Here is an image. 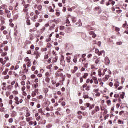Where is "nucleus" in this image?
Instances as JSON below:
<instances>
[{"instance_id":"f257e3e1","label":"nucleus","mask_w":128,"mask_h":128,"mask_svg":"<svg viewBox=\"0 0 128 128\" xmlns=\"http://www.w3.org/2000/svg\"><path fill=\"white\" fill-rule=\"evenodd\" d=\"M14 100H15V104H17L18 106L20 105V104H22L24 102V100L22 99L20 100L18 98V97H15L14 98Z\"/></svg>"},{"instance_id":"f03ea898","label":"nucleus","mask_w":128,"mask_h":128,"mask_svg":"<svg viewBox=\"0 0 128 128\" xmlns=\"http://www.w3.org/2000/svg\"><path fill=\"white\" fill-rule=\"evenodd\" d=\"M60 64L64 68L66 67V60H64V56L61 57Z\"/></svg>"},{"instance_id":"7ed1b4c3","label":"nucleus","mask_w":128,"mask_h":128,"mask_svg":"<svg viewBox=\"0 0 128 128\" xmlns=\"http://www.w3.org/2000/svg\"><path fill=\"white\" fill-rule=\"evenodd\" d=\"M105 64H106V66H110V61L108 57H106L105 58Z\"/></svg>"},{"instance_id":"20e7f679","label":"nucleus","mask_w":128,"mask_h":128,"mask_svg":"<svg viewBox=\"0 0 128 128\" xmlns=\"http://www.w3.org/2000/svg\"><path fill=\"white\" fill-rule=\"evenodd\" d=\"M34 56H35L36 60L40 57V54L38 52H34Z\"/></svg>"},{"instance_id":"39448f33","label":"nucleus","mask_w":128,"mask_h":128,"mask_svg":"<svg viewBox=\"0 0 128 128\" xmlns=\"http://www.w3.org/2000/svg\"><path fill=\"white\" fill-rule=\"evenodd\" d=\"M0 62L2 64V66H4L6 64V60H4V58H0Z\"/></svg>"},{"instance_id":"423d86ee","label":"nucleus","mask_w":128,"mask_h":128,"mask_svg":"<svg viewBox=\"0 0 128 128\" xmlns=\"http://www.w3.org/2000/svg\"><path fill=\"white\" fill-rule=\"evenodd\" d=\"M89 34H90V36H92V37L93 38H96V34H94V32H89Z\"/></svg>"},{"instance_id":"0eeeda50","label":"nucleus","mask_w":128,"mask_h":128,"mask_svg":"<svg viewBox=\"0 0 128 128\" xmlns=\"http://www.w3.org/2000/svg\"><path fill=\"white\" fill-rule=\"evenodd\" d=\"M98 56H106V52L104 50L101 51L99 52V54H98Z\"/></svg>"},{"instance_id":"6e6552de","label":"nucleus","mask_w":128,"mask_h":128,"mask_svg":"<svg viewBox=\"0 0 128 128\" xmlns=\"http://www.w3.org/2000/svg\"><path fill=\"white\" fill-rule=\"evenodd\" d=\"M93 80H94L95 84H98V78L96 77H93Z\"/></svg>"},{"instance_id":"1a4fd4ad","label":"nucleus","mask_w":128,"mask_h":128,"mask_svg":"<svg viewBox=\"0 0 128 128\" xmlns=\"http://www.w3.org/2000/svg\"><path fill=\"white\" fill-rule=\"evenodd\" d=\"M36 90H36L34 92H32V98H36Z\"/></svg>"},{"instance_id":"9d476101","label":"nucleus","mask_w":128,"mask_h":128,"mask_svg":"<svg viewBox=\"0 0 128 128\" xmlns=\"http://www.w3.org/2000/svg\"><path fill=\"white\" fill-rule=\"evenodd\" d=\"M23 68L24 70V72H28V69H26V64H24L23 66Z\"/></svg>"},{"instance_id":"9b49d317","label":"nucleus","mask_w":128,"mask_h":128,"mask_svg":"<svg viewBox=\"0 0 128 128\" xmlns=\"http://www.w3.org/2000/svg\"><path fill=\"white\" fill-rule=\"evenodd\" d=\"M95 64H100V58H98L96 60H95Z\"/></svg>"},{"instance_id":"f8f14e48","label":"nucleus","mask_w":128,"mask_h":128,"mask_svg":"<svg viewBox=\"0 0 128 128\" xmlns=\"http://www.w3.org/2000/svg\"><path fill=\"white\" fill-rule=\"evenodd\" d=\"M66 62L68 64H70V60H72V57L68 56L66 58Z\"/></svg>"},{"instance_id":"ddd939ff","label":"nucleus","mask_w":128,"mask_h":128,"mask_svg":"<svg viewBox=\"0 0 128 128\" xmlns=\"http://www.w3.org/2000/svg\"><path fill=\"white\" fill-rule=\"evenodd\" d=\"M120 82L116 81V82L114 84V86L116 88H118V86H120Z\"/></svg>"},{"instance_id":"4468645a","label":"nucleus","mask_w":128,"mask_h":128,"mask_svg":"<svg viewBox=\"0 0 128 128\" xmlns=\"http://www.w3.org/2000/svg\"><path fill=\"white\" fill-rule=\"evenodd\" d=\"M34 120V118H32V117H30V118H28L26 119V120L28 122H32V120Z\"/></svg>"},{"instance_id":"2eb2a0df","label":"nucleus","mask_w":128,"mask_h":128,"mask_svg":"<svg viewBox=\"0 0 128 128\" xmlns=\"http://www.w3.org/2000/svg\"><path fill=\"white\" fill-rule=\"evenodd\" d=\"M88 76V74L84 73L82 78H83L84 80H86V78Z\"/></svg>"},{"instance_id":"dca6fc26","label":"nucleus","mask_w":128,"mask_h":128,"mask_svg":"<svg viewBox=\"0 0 128 128\" xmlns=\"http://www.w3.org/2000/svg\"><path fill=\"white\" fill-rule=\"evenodd\" d=\"M56 28V24H53L50 28V30H54V28Z\"/></svg>"},{"instance_id":"f3484780","label":"nucleus","mask_w":128,"mask_h":128,"mask_svg":"<svg viewBox=\"0 0 128 128\" xmlns=\"http://www.w3.org/2000/svg\"><path fill=\"white\" fill-rule=\"evenodd\" d=\"M71 18L72 20V22H74V24L76 23V17L72 16L71 17Z\"/></svg>"},{"instance_id":"a211bd4d","label":"nucleus","mask_w":128,"mask_h":128,"mask_svg":"<svg viewBox=\"0 0 128 128\" xmlns=\"http://www.w3.org/2000/svg\"><path fill=\"white\" fill-rule=\"evenodd\" d=\"M94 110L98 112H100V108L98 106H96L95 107Z\"/></svg>"},{"instance_id":"6ab92c4d","label":"nucleus","mask_w":128,"mask_h":128,"mask_svg":"<svg viewBox=\"0 0 128 128\" xmlns=\"http://www.w3.org/2000/svg\"><path fill=\"white\" fill-rule=\"evenodd\" d=\"M38 84H34L32 86L34 88H38Z\"/></svg>"},{"instance_id":"aec40b11","label":"nucleus","mask_w":128,"mask_h":128,"mask_svg":"<svg viewBox=\"0 0 128 128\" xmlns=\"http://www.w3.org/2000/svg\"><path fill=\"white\" fill-rule=\"evenodd\" d=\"M58 57L56 56L54 59L53 62H58Z\"/></svg>"},{"instance_id":"412c9836","label":"nucleus","mask_w":128,"mask_h":128,"mask_svg":"<svg viewBox=\"0 0 128 128\" xmlns=\"http://www.w3.org/2000/svg\"><path fill=\"white\" fill-rule=\"evenodd\" d=\"M8 70H10L8 68L6 69L5 72H3V74H4V76H6L8 74Z\"/></svg>"},{"instance_id":"4be33fe9","label":"nucleus","mask_w":128,"mask_h":128,"mask_svg":"<svg viewBox=\"0 0 128 128\" xmlns=\"http://www.w3.org/2000/svg\"><path fill=\"white\" fill-rule=\"evenodd\" d=\"M124 96H126V93L124 92H123L122 93V94L120 95V98L122 100H124Z\"/></svg>"},{"instance_id":"5701e85b","label":"nucleus","mask_w":128,"mask_h":128,"mask_svg":"<svg viewBox=\"0 0 128 128\" xmlns=\"http://www.w3.org/2000/svg\"><path fill=\"white\" fill-rule=\"evenodd\" d=\"M8 6L6 5V4H3L2 5V8L3 10H8Z\"/></svg>"},{"instance_id":"b1692460","label":"nucleus","mask_w":128,"mask_h":128,"mask_svg":"<svg viewBox=\"0 0 128 128\" xmlns=\"http://www.w3.org/2000/svg\"><path fill=\"white\" fill-rule=\"evenodd\" d=\"M98 72L99 76H102V70H98Z\"/></svg>"},{"instance_id":"393cba45","label":"nucleus","mask_w":128,"mask_h":128,"mask_svg":"<svg viewBox=\"0 0 128 128\" xmlns=\"http://www.w3.org/2000/svg\"><path fill=\"white\" fill-rule=\"evenodd\" d=\"M12 116L13 117V118H14V116H16V112L14 111L12 112Z\"/></svg>"},{"instance_id":"a878e982","label":"nucleus","mask_w":128,"mask_h":128,"mask_svg":"<svg viewBox=\"0 0 128 128\" xmlns=\"http://www.w3.org/2000/svg\"><path fill=\"white\" fill-rule=\"evenodd\" d=\"M108 72V68L104 69L103 71V72L102 73V76H105L106 75V72Z\"/></svg>"},{"instance_id":"bb28decb","label":"nucleus","mask_w":128,"mask_h":128,"mask_svg":"<svg viewBox=\"0 0 128 128\" xmlns=\"http://www.w3.org/2000/svg\"><path fill=\"white\" fill-rule=\"evenodd\" d=\"M94 106H96L95 104H92L91 106H90L89 107L90 110H92V108H94Z\"/></svg>"},{"instance_id":"cd10ccee","label":"nucleus","mask_w":128,"mask_h":128,"mask_svg":"<svg viewBox=\"0 0 128 128\" xmlns=\"http://www.w3.org/2000/svg\"><path fill=\"white\" fill-rule=\"evenodd\" d=\"M38 112H39V114H44L43 109L42 108L39 109L38 110Z\"/></svg>"},{"instance_id":"c85d7f7f","label":"nucleus","mask_w":128,"mask_h":128,"mask_svg":"<svg viewBox=\"0 0 128 128\" xmlns=\"http://www.w3.org/2000/svg\"><path fill=\"white\" fill-rule=\"evenodd\" d=\"M26 24H27V25H28V26H30V24H30V20H26Z\"/></svg>"},{"instance_id":"c756f323","label":"nucleus","mask_w":128,"mask_h":128,"mask_svg":"<svg viewBox=\"0 0 128 128\" xmlns=\"http://www.w3.org/2000/svg\"><path fill=\"white\" fill-rule=\"evenodd\" d=\"M41 52H48V48H42L41 49Z\"/></svg>"},{"instance_id":"7c9ffc66","label":"nucleus","mask_w":128,"mask_h":128,"mask_svg":"<svg viewBox=\"0 0 128 128\" xmlns=\"http://www.w3.org/2000/svg\"><path fill=\"white\" fill-rule=\"evenodd\" d=\"M109 2H111V4L112 6H114V4H116V2L112 1V0H109Z\"/></svg>"},{"instance_id":"2f4dec72","label":"nucleus","mask_w":128,"mask_h":128,"mask_svg":"<svg viewBox=\"0 0 128 128\" xmlns=\"http://www.w3.org/2000/svg\"><path fill=\"white\" fill-rule=\"evenodd\" d=\"M109 79H110V76L106 75L105 76V80H108Z\"/></svg>"},{"instance_id":"473e14b6","label":"nucleus","mask_w":128,"mask_h":128,"mask_svg":"<svg viewBox=\"0 0 128 128\" xmlns=\"http://www.w3.org/2000/svg\"><path fill=\"white\" fill-rule=\"evenodd\" d=\"M32 62H29L27 63V66H28V68H30V66H32L31 65Z\"/></svg>"},{"instance_id":"72a5a7b5","label":"nucleus","mask_w":128,"mask_h":128,"mask_svg":"<svg viewBox=\"0 0 128 128\" xmlns=\"http://www.w3.org/2000/svg\"><path fill=\"white\" fill-rule=\"evenodd\" d=\"M117 46H122V42H116Z\"/></svg>"},{"instance_id":"f704fd0d","label":"nucleus","mask_w":128,"mask_h":128,"mask_svg":"<svg viewBox=\"0 0 128 128\" xmlns=\"http://www.w3.org/2000/svg\"><path fill=\"white\" fill-rule=\"evenodd\" d=\"M85 106L86 107V108H90V103H88V104H85Z\"/></svg>"},{"instance_id":"c9c22d12","label":"nucleus","mask_w":128,"mask_h":128,"mask_svg":"<svg viewBox=\"0 0 128 128\" xmlns=\"http://www.w3.org/2000/svg\"><path fill=\"white\" fill-rule=\"evenodd\" d=\"M50 40H52V38H50V37L46 39V42H50Z\"/></svg>"},{"instance_id":"e433bc0d","label":"nucleus","mask_w":128,"mask_h":128,"mask_svg":"<svg viewBox=\"0 0 128 128\" xmlns=\"http://www.w3.org/2000/svg\"><path fill=\"white\" fill-rule=\"evenodd\" d=\"M7 18H12V14L8 13V14H7Z\"/></svg>"},{"instance_id":"4c0bfd02","label":"nucleus","mask_w":128,"mask_h":128,"mask_svg":"<svg viewBox=\"0 0 128 128\" xmlns=\"http://www.w3.org/2000/svg\"><path fill=\"white\" fill-rule=\"evenodd\" d=\"M80 84H82L84 82V78L82 77H80Z\"/></svg>"},{"instance_id":"58836bf2","label":"nucleus","mask_w":128,"mask_h":128,"mask_svg":"<svg viewBox=\"0 0 128 128\" xmlns=\"http://www.w3.org/2000/svg\"><path fill=\"white\" fill-rule=\"evenodd\" d=\"M96 110H93L92 111V116H94V114H96Z\"/></svg>"},{"instance_id":"ea45409f","label":"nucleus","mask_w":128,"mask_h":128,"mask_svg":"<svg viewBox=\"0 0 128 128\" xmlns=\"http://www.w3.org/2000/svg\"><path fill=\"white\" fill-rule=\"evenodd\" d=\"M18 82H16V84H15V86H14V88H16V90L18 88Z\"/></svg>"},{"instance_id":"a19ab883","label":"nucleus","mask_w":128,"mask_h":128,"mask_svg":"<svg viewBox=\"0 0 128 128\" xmlns=\"http://www.w3.org/2000/svg\"><path fill=\"white\" fill-rule=\"evenodd\" d=\"M65 28L64 26H60V30H64Z\"/></svg>"},{"instance_id":"79ce46f5","label":"nucleus","mask_w":128,"mask_h":128,"mask_svg":"<svg viewBox=\"0 0 128 128\" xmlns=\"http://www.w3.org/2000/svg\"><path fill=\"white\" fill-rule=\"evenodd\" d=\"M8 54V53L6 52H3L2 54V56H6Z\"/></svg>"},{"instance_id":"37998d69","label":"nucleus","mask_w":128,"mask_h":128,"mask_svg":"<svg viewBox=\"0 0 128 128\" xmlns=\"http://www.w3.org/2000/svg\"><path fill=\"white\" fill-rule=\"evenodd\" d=\"M114 98H120V94H116L114 95Z\"/></svg>"},{"instance_id":"c03bdc74","label":"nucleus","mask_w":128,"mask_h":128,"mask_svg":"<svg viewBox=\"0 0 128 128\" xmlns=\"http://www.w3.org/2000/svg\"><path fill=\"white\" fill-rule=\"evenodd\" d=\"M95 52L98 55L100 54V50L98 49H96Z\"/></svg>"},{"instance_id":"a18cd8bd","label":"nucleus","mask_w":128,"mask_h":128,"mask_svg":"<svg viewBox=\"0 0 128 128\" xmlns=\"http://www.w3.org/2000/svg\"><path fill=\"white\" fill-rule=\"evenodd\" d=\"M52 65H50L47 66L48 70H52Z\"/></svg>"},{"instance_id":"49530a36","label":"nucleus","mask_w":128,"mask_h":128,"mask_svg":"<svg viewBox=\"0 0 128 128\" xmlns=\"http://www.w3.org/2000/svg\"><path fill=\"white\" fill-rule=\"evenodd\" d=\"M46 110L47 112H52V109L50 108L47 107L46 108Z\"/></svg>"},{"instance_id":"de8ad7c7","label":"nucleus","mask_w":128,"mask_h":128,"mask_svg":"<svg viewBox=\"0 0 128 128\" xmlns=\"http://www.w3.org/2000/svg\"><path fill=\"white\" fill-rule=\"evenodd\" d=\"M10 124H12L14 122V119L12 118H10L8 120Z\"/></svg>"},{"instance_id":"09e8293b","label":"nucleus","mask_w":128,"mask_h":128,"mask_svg":"<svg viewBox=\"0 0 128 128\" xmlns=\"http://www.w3.org/2000/svg\"><path fill=\"white\" fill-rule=\"evenodd\" d=\"M26 118H29V116H30V114L29 112H28L26 116Z\"/></svg>"},{"instance_id":"8fccbe9b","label":"nucleus","mask_w":128,"mask_h":128,"mask_svg":"<svg viewBox=\"0 0 128 128\" xmlns=\"http://www.w3.org/2000/svg\"><path fill=\"white\" fill-rule=\"evenodd\" d=\"M25 62H30V58H28V57L26 58L25 59Z\"/></svg>"},{"instance_id":"3c124183","label":"nucleus","mask_w":128,"mask_h":128,"mask_svg":"<svg viewBox=\"0 0 128 128\" xmlns=\"http://www.w3.org/2000/svg\"><path fill=\"white\" fill-rule=\"evenodd\" d=\"M0 14L1 16H4V10H0Z\"/></svg>"},{"instance_id":"603ef678","label":"nucleus","mask_w":128,"mask_h":128,"mask_svg":"<svg viewBox=\"0 0 128 128\" xmlns=\"http://www.w3.org/2000/svg\"><path fill=\"white\" fill-rule=\"evenodd\" d=\"M46 76H47V78H50V74L48 72H46Z\"/></svg>"},{"instance_id":"864d4df0","label":"nucleus","mask_w":128,"mask_h":128,"mask_svg":"<svg viewBox=\"0 0 128 128\" xmlns=\"http://www.w3.org/2000/svg\"><path fill=\"white\" fill-rule=\"evenodd\" d=\"M46 82L48 83L50 81V79L48 78H46Z\"/></svg>"},{"instance_id":"5fc2aeb1","label":"nucleus","mask_w":128,"mask_h":128,"mask_svg":"<svg viewBox=\"0 0 128 128\" xmlns=\"http://www.w3.org/2000/svg\"><path fill=\"white\" fill-rule=\"evenodd\" d=\"M35 104L36 103H34V102H31L30 103V106H34V104Z\"/></svg>"},{"instance_id":"6e6d98bb","label":"nucleus","mask_w":128,"mask_h":128,"mask_svg":"<svg viewBox=\"0 0 128 128\" xmlns=\"http://www.w3.org/2000/svg\"><path fill=\"white\" fill-rule=\"evenodd\" d=\"M21 84H22V86H26V82H24V81L22 82Z\"/></svg>"},{"instance_id":"4d7b16f0","label":"nucleus","mask_w":128,"mask_h":128,"mask_svg":"<svg viewBox=\"0 0 128 128\" xmlns=\"http://www.w3.org/2000/svg\"><path fill=\"white\" fill-rule=\"evenodd\" d=\"M118 124H124V122H122V121L120 120H119L118 121Z\"/></svg>"},{"instance_id":"13d9d810","label":"nucleus","mask_w":128,"mask_h":128,"mask_svg":"<svg viewBox=\"0 0 128 128\" xmlns=\"http://www.w3.org/2000/svg\"><path fill=\"white\" fill-rule=\"evenodd\" d=\"M47 46L48 48H50L52 46V44H50V43H48Z\"/></svg>"},{"instance_id":"bf43d9fd","label":"nucleus","mask_w":128,"mask_h":128,"mask_svg":"<svg viewBox=\"0 0 128 128\" xmlns=\"http://www.w3.org/2000/svg\"><path fill=\"white\" fill-rule=\"evenodd\" d=\"M20 68V66H18V65L16 66V68H14V70H18Z\"/></svg>"},{"instance_id":"052dcab7","label":"nucleus","mask_w":128,"mask_h":128,"mask_svg":"<svg viewBox=\"0 0 128 128\" xmlns=\"http://www.w3.org/2000/svg\"><path fill=\"white\" fill-rule=\"evenodd\" d=\"M40 26V23H36L35 24L36 28H38Z\"/></svg>"},{"instance_id":"680f3d73","label":"nucleus","mask_w":128,"mask_h":128,"mask_svg":"<svg viewBox=\"0 0 128 128\" xmlns=\"http://www.w3.org/2000/svg\"><path fill=\"white\" fill-rule=\"evenodd\" d=\"M5 12H6V14H8L10 13V11L8 10H6H6H5Z\"/></svg>"},{"instance_id":"e2e57ef3","label":"nucleus","mask_w":128,"mask_h":128,"mask_svg":"<svg viewBox=\"0 0 128 128\" xmlns=\"http://www.w3.org/2000/svg\"><path fill=\"white\" fill-rule=\"evenodd\" d=\"M6 27L5 26H2L1 28V30H6Z\"/></svg>"},{"instance_id":"0e129e2a","label":"nucleus","mask_w":128,"mask_h":128,"mask_svg":"<svg viewBox=\"0 0 128 128\" xmlns=\"http://www.w3.org/2000/svg\"><path fill=\"white\" fill-rule=\"evenodd\" d=\"M18 14L15 15L14 20H18Z\"/></svg>"},{"instance_id":"69168bd1","label":"nucleus","mask_w":128,"mask_h":128,"mask_svg":"<svg viewBox=\"0 0 128 128\" xmlns=\"http://www.w3.org/2000/svg\"><path fill=\"white\" fill-rule=\"evenodd\" d=\"M115 30H116V32H120V29L118 28H116Z\"/></svg>"},{"instance_id":"338daca9","label":"nucleus","mask_w":128,"mask_h":128,"mask_svg":"<svg viewBox=\"0 0 128 128\" xmlns=\"http://www.w3.org/2000/svg\"><path fill=\"white\" fill-rule=\"evenodd\" d=\"M105 4V1L104 0H102V2H100L101 4Z\"/></svg>"},{"instance_id":"774afa93","label":"nucleus","mask_w":128,"mask_h":128,"mask_svg":"<svg viewBox=\"0 0 128 128\" xmlns=\"http://www.w3.org/2000/svg\"><path fill=\"white\" fill-rule=\"evenodd\" d=\"M84 98H88L89 96L88 95H84Z\"/></svg>"}]
</instances>
